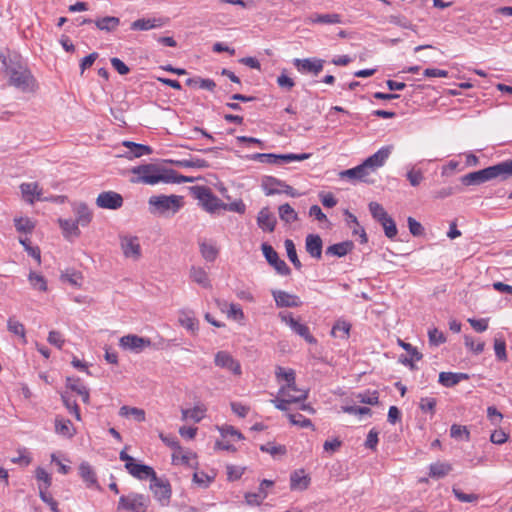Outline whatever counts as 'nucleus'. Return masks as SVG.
<instances>
[{"label":"nucleus","instance_id":"11","mask_svg":"<svg viewBox=\"0 0 512 512\" xmlns=\"http://www.w3.org/2000/svg\"><path fill=\"white\" fill-rule=\"evenodd\" d=\"M393 150V146L388 145L380 148L376 153L369 156L363 162L367 166L368 169L374 174L377 170L383 167L390 157Z\"/></svg>","mask_w":512,"mask_h":512},{"label":"nucleus","instance_id":"8","mask_svg":"<svg viewBox=\"0 0 512 512\" xmlns=\"http://www.w3.org/2000/svg\"><path fill=\"white\" fill-rule=\"evenodd\" d=\"M325 60L319 58L294 59L293 64L302 74H311L318 76L323 70Z\"/></svg>","mask_w":512,"mask_h":512},{"label":"nucleus","instance_id":"45","mask_svg":"<svg viewBox=\"0 0 512 512\" xmlns=\"http://www.w3.org/2000/svg\"><path fill=\"white\" fill-rule=\"evenodd\" d=\"M266 497L267 491L260 487L257 492L245 494V500L249 505H260Z\"/></svg>","mask_w":512,"mask_h":512},{"label":"nucleus","instance_id":"51","mask_svg":"<svg viewBox=\"0 0 512 512\" xmlns=\"http://www.w3.org/2000/svg\"><path fill=\"white\" fill-rule=\"evenodd\" d=\"M450 436L454 439L469 440L470 433L466 426L453 424L450 428Z\"/></svg>","mask_w":512,"mask_h":512},{"label":"nucleus","instance_id":"10","mask_svg":"<svg viewBox=\"0 0 512 512\" xmlns=\"http://www.w3.org/2000/svg\"><path fill=\"white\" fill-rule=\"evenodd\" d=\"M197 198L201 203L202 207L210 213H214L220 209H223L224 202H222L218 197H216L209 188L202 187L199 188V193Z\"/></svg>","mask_w":512,"mask_h":512},{"label":"nucleus","instance_id":"44","mask_svg":"<svg viewBox=\"0 0 512 512\" xmlns=\"http://www.w3.org/2000/svg\"><path fill=\"white\" fill-rule=\"evenodd\" d=\"M205 409L201 406H195L192 409L182 410V419L188 418L193 419L195 422H199L204 417Z\"/></svg>","mask_w":512,"mask_h":512},{"label":"nucleus","instance_id":"54","mask_svg":"<svg viewBox=\"0 0 512 512\" xmlns=\"http://www.w3.org/2000/svg\"><path fill=\"white\" fill-rule=\"evenodd\" d=\"M389 23L402 27L404 29H410L415 31V25H413L407 18L401 15H391L388 18Z\"/></svg>","mask_w":512,"mask_h":512},{"label":"nucleus","instance_id":"58","mask_svg":"<svg viewBox=\"0 0 512 512\" xmlns=\"http://www.w3.org/2000/svg\"><path fill=\"white\" fill-rule=\"evenodd\" d=\"M277 157H279V163L280 162H291V161H303V160H306L308 158H310V154L308 153H302V154H293V153H290V154H280V155H277Z\"/></svg>","mask_w":512,"mask_h":512},{"label":"nucleus","instance_id":"16","mask_svg":"<svg viewBox=\"0 0 512 512\" xmlns=\"http://www.w3.org/2000/svg\"><path fill=\"white\" fill-rule=\"evenodd\" d=\"M272 295L277 307L295 308L302 305V301L297 295L286 291L272 290Z\"/></svg>","mask_w":512,"mask_h":512},{"label":"nucleus","instance_id":"30","mask_svg":"<svg viewBox=\"0 0 512 512\" xmlns=\"http://www.w3.org/2000/svg\"><path fill=\"white\" fill-rule=\"evenodd\" d=\"M452 470V465L446 462L432 463L429 467V476L443 478Z\"/></svg>","mask_w":512,"mask_h":512},{"label":"nucleus","instance_id":"18","mask_svg":"<svg viewBox=\"0 0 512 512\" xmlns=\"http://www.w3.org/2000/svg\"><path fill=\"white\" fill-rule=\"evenodd\" d=\"M168 23V18H141L131 24L132 30L147 31L155 28L163 27Z\"/></svg>","mask_w":512,"mask_h":512},{"label":"nucleus","instance_id":"41","mask_svg":"<svg viewBox=\"0 0 512 512\" xmlns=\"http://www.w3.org/2000/svg\"><path fill=\"white\" fill-rule=\"evenodd\" d=\"M284 245H285L287 256H288L289 260L292 262L294 267L299 270L302 267V264H301L300 260L298 259L294 242L291 239H286L284 242Z\"/></svg>","mask_w":512,"mask_h":512},{"label":"nucleus","instance_id":"5","mask_svg":"<svg viewBox=\"0 0 512 512\" xmlns=\"http://www.w3.org/2000/svg\"><path fill=\"white\" fill-rule=\"evenodd\" d=\"M166 170L161 169L154 164H145L137 167H133L131 172L137 177L133 179V182L144 183L154 185L159 182H166Z\"/></svg>","mask_w":512,"mask_h":512},{"label":"nucleus","instance_id":"31","mask_svg":"<svg viewBox=\"0 0 512 512\" xmlns=\"http://www.w3.org/2000/svg\"><path fill=\"white\" fill-rule=\"evenodd\" d=\"M282 185H284V182L274 178V177H266L262 182V187L265 191L266 195H274V194H280Z\"/></svg>","mask_w":512,"mask_h":512},{"label":"nucleus","instance_id":"59","mask_svg":"<svg viewBox=\"0 0 512 512\" xmlns=\"http://www.w3.org/2000/svg\"><path fill=\"white\" fill-rule=\"evenodd\" d=\"M357 169H359V181L372 184L374 183V179L371 178V175L373 174L370 169L367 168V166L363 163L357 166Z\"/></svg>","mask_w":512,"mask_h":512},{"label":"nucleus","instance_id":"29","mask_svg":"<svg viewBox=\"0 0 512 512\" xmlns=\"http://www.w3.org/2000/svg\"><path fill=\"white\" fill-rule=\"evenodd\" d=\"M96 27L102 31L112 32L120 24V19L114 16H106L94 21Z\"/></svg>","mask_w":512,"mask_h":512},{"label":"nucleus","instance_id":"26","mask_svg":"<svg viewBox=\"0 0 512 512\" xmlns=\"http://www.w3.org/2000/svg\"><path fill=\"white\" fill-rule=\"evenodd\" d=\"M74 212L76 214L75 222L77 225L87 226L92 219V212L85 203H77L74 205Z\"/></svg>","mask_w":512,"mask_h":512},{"label":"nucleus","instance_id":"15","mask_svg":"<svg viewBox=\"0 0 512 512\" xmlns=\"http://www.w3.org/2000/svg\"><path fill=\"white\" fill-rule=\"evenodd\" d=\"M121 249L126 258L138 260L141 257V246L135 236L121 237Z\"/></svg>","mask_w":512,"mask_h":512},{"label":"nucleus","instance_id":"3","mask_svg":"<svg viewBox=\"0 0 512 512\" xmlns=\"http://www.w3.org/2000/svg\"><path fill=\"white\" fill-rule=\"evenodd\" d=\"M512 176V158L489 166L482 170L468 173L461 177V182L465 186L479 185L495 178L503 180Z\"/></svg>","mask_w":512,"mask_h":512},{"label":"nucleus","instance_id":"40","mask_svg":"<svg viewBox=\"0 0 512 512\" xmlns=\"http://www.w3.org/2000/svg\"><path fill=\"white\" fill-rule=\"evenodd\" d=\"M59 224L63 230L65 237H69V236L77 237L80 235L79 227L75 221L59 219Z\"/></svg>","mask_w":512,"mask_h":512},{"label":"nucleus","instance_id":"48","mask_svg":"<svg viewBox=\"0 0 512 512\" xmlns=\"http://www.w3.org/2000/svg\"><path fill=\"white\" fill-rule=\"evenodd\" d=\"M452 493L458 501L463 502V503H472V502L478 501V499H479V495L474 494V493H471V494L464 493L461 489H459L455 486L452 488Z\"/></svg>","mask_w":512,"mask_h":512},{"label":"nucleus","instance_id":"38","mask_svg":"<svg viewBox=\"0 0 512 512\" xmlns=\"http://www.w3.org/2000/svg\"><path fill=\"white\" fill-rule=\"evenodd\" d=\"M121 416H132L137 422L145 421V411L136 407L122 406L119 410Z\"/></svg>","mask_w":512,"mask_h":512},{"label":"nucleus","instance_id":"57","mask_svg":"<svg viewBox=\"0 0 512 512\" xmlns=\"http://www.w3.org/2000/svg\"><path fill=\"white\" fill-rule=\"evenodd\" d=\"M288 418L293 425L300 426L302 428L312 427L313 424L310 419L305 418L301 414H288Z\"/></svg>","mask_w":512,"mask_h":512},{"label":"nucleus","instance_id":"24","mask_svg":"<svg viewBox=\"0 0 512 512\" xmlns=\"http://www.w3.org/2000/svg\"><path fill=\"white\" fill-rule=\"evenodd\" d=\"M310 478L304 470H296L290 476V487L292 490H305L308 488Z\"/></svg>","mask_w":512,"mask_h":512},{"label":"nucleus","instance_id":"6","mask_svg":"<svg viewBox=\"0 0 512 512\" xmlns=\"http://www.w3.org/2000/svg\"><path fill=\"white\" fill-rule=\"evenodd\" d=\"M150 504L148 496L139 493H130L127 496H121L118 503V509H125L131 512H146Z\"/></svg>","mask_w":512,"mask_h":512},{"label":"nucleus","instance_id":"63","mask_svg":"<svg viewBox=\"0 0 512 512\" xmlns=\"http://www.w3.org/2000/svg\"><path fill=\"white\" fill-rule=\"evenodd\" d=\"M47 340L51 345H54L59 349L62 348V346L65 342L62 334L59 331H55V330H52L49 332Z\"/></svg>","mask_w":512,"mask_h":512},{"label":"nucleus","instance_id":"22","mask_svg":"<svg viewBox=\"0 0 512 512\" xmlns=\"http://www.w3.org/2000/svg\"><path fill=\"white\" fill-rule=\"evenodd\" d=\"M66 386L82 397L85 404L89 403V389L83 384L80 378L67 377Z\"/></svg>","mask_w":512,"mask_h":512},{"label":"nucleus","instance_id":"64","mask_svg":"<svg viewBox=\"0 0 512 512\" xmlns=\"http://www.w3.org/2000/svg\"><path fill=\"white\" fill-rule=\"evenodd\" d=\"M406 176L413 187L418 186L424 179L423 173L420 170L415 169L408 171Z\"/></svg>","mask_w":512,"mask_h":512},{"label":"nucleus","instance_id":"52","mask_svg":"<svg viewBox=\"0 0 512 512\" xmlns=\"http://www.w3.org/2000/svg\"><path fill=\"white\" fill-rule=\"evenodd\" d=\"M379 223L382 225L386 237L393 239L397 235L396 223L390 216Z\"/></svg>","mask_w":512,"mask_h":512},{"label":"nucleus","instance_id":"37","mask_svg":"<svg viewBox=\"0 0 512 512\" xmlns=\"http://www.w3.org/2000/svg\"><path fill=\"white\" fill-rule=\"evenodd\" d=\"M185 83L189 87H199L209 91H213L216 87V84L213 80L203 79L201 77L188 78Z\"/></svg>","mask_w":512,"mask_h":512},{"label":"nucleus","instance_id":"1","mask_svg":"<svg viewBox=\"0 0 512 512\" xmlns=\"http://www.w3.org/2000/svg\"><path fill=\"white\" fill-rule=\"evenodd\" d=\"M275 375L278 381L286 382L285 385L280 387L277 397L271 400L275 408L281 411H286L288 410V404L301 402L307 399L308 390L296 387L294 370H284L281 366H277Z\"/></svg>","mask_w":512,"mask_h":512},{"label":"nucleus","instance_id":"43","mask_svg":"<svg viewBox=\"0 0 512 512\" xmlns=\"http://www.w3.org/2000/svg\"><path fill=\"white\" fill-rule=\"evenodd\" d=\"M369 211L372 215V217L377 221L381 222L384 221V219L388 218L389 215L383 208V206L377 202H370L369 203Z\"/></svg>","mask_w":512,"mask_h":512},{"label":"nucleus","instance_id":"53","mask_svg":"<svg viewBox=\"0 0 512 512\" xmlns=\"http://www.w3.org/2000/svg\"><path fill=\"white\" fill-rule=\"evenodd\" d=\"M82 274L77 271H66L61 275V280L68 282L73 286H80L82 282Z\"/></svg>","mask_w":512,"mask_h":512},{"label":"nucleus","instance_id":"35","mask_svg":"<svg viewBox=\"0 0 512 512\" xmlns=\"http://www.w3.org/2000/svg\"><path fill=\"white\" fill-rule=\"evenodd\" d=\"M55 431L57 434L72 437L74 435V429L70 420H64L62 418H56L55 420Z\"/></svg>","mask_w":512,"mask_h":512},{"label":"nucleus","instance_id":"39","mask_svg":"<svg viewBox=\"0 0 512 512\" xmlns=\"http://www.w3.org/2000/svg\"><path fill=\"white\" fill-rule=\"evenodd\" d=\"M279 217L286 223H292L298 219L297 213L288 203H285L279 207Z\"/></svg>","mask_w":512,"mask_h":512},{"label":"nucleus","instance_id":"4","mask_svg":"<svg viewBox=\"0 0 512 512\" xmlns=\"http://www.w3.org/2000/svg\"><path fill=\"white\" fill-rule=\"evenodd\" d=\"M183 198L177 195H157L151 196L148 200L149 211L152 214L161 216L174 215L182 207Z\"/></svg>","mask_w":512,"mask_h":512},{"label":"nucleus","instance_id":"47","mask_svg":"<svg viewBox=\"0 0 512 512\" xmlns=\"http://www.w3.org/2000/svg\"><path fill=\"white\" fill-rule=\"evenodd\" d=\"M166 178L165 183H192L194 181L193 177L180 175L174 170H166Z\"/></svg>","mask_w":512,"mask_h":512},{"label":"nucleus","instance_id":"12","mask_svg":"<svg viewBox=\"0 0 512 512\" xmlns=\"http://www.w3.org/2000/svg\"><path fill=\"white\" fill-rule=\"evenodd\" d=\"M119 345L125 350L140 353L146 347L151 346V340L138 335L128 334L120 338Z\"/></svg>","mask_w":512,"mask_h":512},{"label":"nucleus","instance_id":"55","mask_svg":"<svg viewBox=\"0 0 512 512\" xmlns=\"http://www.w3.org/2000/svg\"><path fill=\"white\" fill-rule=\"evenodd\" d=\"M494 350H495V355L499 361L507 360L506 344L503 339L495 338Z\"/></svg>","mask_w":512,"mask_h":512},{"label":"nucleus","instance_id":"56","mask_svg":"<svg viewBox=\"0 0 512 512\" xmlns=\"http://www.w3.org/2000/svg\"><path fill=\"white\" fill-rule=\"evenodd\" d=\"M429 343L438 346L446 341L444 334L436 328L429 329L428 331Z\"/></svg>","mask_w":512,"mask_h":512},{"label":"nucleus","instance_id":"49","mask_svg":"<svg viewBox=\"0 0 512 512\" xmlns=\"http://www.w3.org/2000/svg\"><path fill=\"white\" fill-rule=\"evenodd\" d=\"M14 224L17 231L23 233H31L35 228L34 223L29 218H16L14 219Z\"/></svg>","mask_w":512,"mask_h":512},{"label":"nucleus","instance_id":"50","mask_svg":"<svg viewBox=\"0 0 512 512\" xmlns=\"http://www.w3.org/2000/svg\"><path fill=\"white\" fill-rule=\"evenodd\" d=\"M28 279L33 288L43 292L47 290V282L43 276L35 272H30Z\"/></svg>","mask_w":512,"mask_h":512},{"label":"nucleus","instance_id":"36","mask_svg":"<svg viewBox=\"0 0 512 512\" xmlns=\"http://www.w3.org/2000/svg\"><path fill=\"white\" fill-rule=\"evenodd\" d=\"M199 246L201 255L206 261L213 262L217 258L219 251L216 246L206 241H201Z\"/></svg>","mask_w":512,"mask_h":512},{"label":"nucleus","instance_id":"7","mask_svg":"<svg viewBox=\"0 0 512 512\" xmlns=\"http://www.w3.org/2000/svg\"><path fill=\"white\" fill-rule=\"evenodd\" d=\"M280 319L285 322L297 335L304 338L310 344H315L317 340L309 331V327L296 320L292 313L281 312L279 313Z\"/></svg>","mask_w":512,"mask_h":512},{"label":"nucleus","instance_id":"25","mask_svg":"<svg viewBox=\"0 0 512 512\" xmlns=\"http://www.w3.org/2000/svg\"><path fill=\"white\" fill-rule=\"evenodd\" d=\"M354 248V243L352 241H343L340 243H336L330 245L326 248V255L336 256V257H344Z\"/></svg>","mask_w":512,"mask_h":512},{"label":"nucleus","instance_id":"42","mask_svg":"<svg viewBox=\"0 0 512 512\" xmlns=\"http://www.w3.org/2000/svg\"><path fill=\"white\" fill-rule=\"evenodd\" d=\"M61 399L64 406L69 410V412L73 414L78 421H80L81 415L76 401L72 400V398L67 393H62Z\"/></svg>","mask_w":512,"mask_h":512},{"label":"nucleus","instance_id":"62","mask_svg":"<svg viewBox=\"0 0 512 512\" xmlns=\"http://www.w3.org/2000/svg\"><path fill=\"white\" fill-rule=\"evenodd\" d=\"M253 159L259 160L263 163H269V164H278L279 163V157H277V154L272 153H257L253 156Z\"/></svg>","mask_w":512,"mask_h":512},{"label":"nucleus","instance_id":"21","mask_svg":"<svg viewBox=\"0 0 512 512\" xmlns=\"http://www.w3.org/2000/svg\"><path fill=\"white\" fill-rule=\"evenodd\" d=\"M276 218L268 207L262 208L257 216V224L262 230L273 232L276 226Z\"/></svg>","mask_w":512,"mask_h":512},{"label":"nucleus","instance_id":"13","mask_svg":"<svg viewBox=\"0 0 512 512\" xmlns=\"http://www.w3.org/2000/svg\"><path fill=\"white\" fill-rule=\"evenodd\" d=\"M96 205L103 209L116 210L122 207V196L114 191H105L96 198Z\"/></svg>","mask_w":512,"mask_h":512},{"label":"nucleus","instance_id":"27","mask_svg":"<svg viewBox=\"0 0 512 512\" xmlns=\"http://www.w3.org/2000/svg\"><path fill=\"white\" fill-rule=\"evenodd\" d=\"M308 20L311 23L318 24H339L342 22L341 15L337 13H328V14H312L309 16Z\"/></svg>","mask_w":512,"mask_h":512},{"label":"nucleus","instance_id":"14","mask_svg":"<svg viewBox=\"0 0 512 512\" xmlns=\"http://www.w3.org/2000/svg\"><path fill=\"white\" fill-rule=\"evenodd\" d=\"M215 365L229 370L234 375H241L240 363L232 357V355L226 351H219L216 353L214 358Z\"/></svg>","mask_w":512,"mask_h":512},{"label":"nucleus","instance_id":"32","mask_svg":"<svg viewBox=\"0 0 512 512\" xmlns=\"http://www.w3.org/2000/svg\"><path fill=\"white\" fill-rule=\"evenodd\" d=\"M191 279L204 288L211 287L206 271L201 267H192L190 270Z\"/></svg>","mask_w":512,"mask_h":512},{"label":"nucleus","instance_id":"9","mask_svg":"<svg viewBox=\"0 0 512 512\" xmlns=\"http://www.w3.org/2000/svg\"><path fill=\"white\" fill-rule=\"evenodd\" d=\"M261 248L267 262L274 267L277 273L285 276L290 274V268L284 260L279 258L278 253L271 245L263 243Z\"/></svg>","mask_w":512,"mask_h":512},{"label":"nucleus","instance_id":"20","mask_svg":"<svg viewBox=\"0 0 512 512\" xmlns=\"http://www.w3.org/2000/svg\"><path fill=\"white\" fill-rule=\"evenodd\" d=\"M20 190L24 200L30 204H33L36 199L41 200L42 189L36 182L22 183L20 185Z\"/></svg>","mask_w":512,"mask_h":512},{"label":"nucleus","instance_id":"46","mask_svg":"<svg viewBox=\"0 0 512 512\" xmlns=\"http://www.w3.org/2000/svg\"><path fill=\"white\" fill-rule=\"evenodd\" d=\"M349 331H350V324H348L345 321H338L333 326L331 334L334 337H339V338L345 339L348 337Z\"/></svg>","mask_w":512,"mask_h":512},{"label":"nucleus","instance_id":"2","mask_svg":"<svg viewBox=\"0 0 512 512\" xmlns=\"http://www.w3.org/2000/svg\"><path fill=\"white\" fill-rule=\"evenodd\" d=\"M5 74L9 84L18 90L27 93L33 92L36 88V81L31 72L18 55L9 56L3 59Z\"/></svg>","mask_w":512,"mask_h":512},{"label":"nucleus","instance_id":"19","mask_svg":"<svg viewBox=\"0 0 512 512\" xmlns=\"http://www.w3.org/2000/svg\"><path fill=\"white\" fill-rule=\"evenodd\" d=\"M305 248L307 253L315 259H321L323 242L319 235L308 234L305 240Z\"/></svg>","mask_w":512,"mask_h":512},{"label":"nucleus","instance_id":"61","mask_svg":"<svg viewBox=\"0 0 512 512\" xmlns=\"http://www.w3.org/2000/svg\"><path fill=\"white\" fill-rule=\"evenodd\" d=\"M408 228L413 236H421L424 233L422 224L416 221L413 217H408Z\"/></svg>","mask_w":512,"mask_h":512},{"label":"nucleus","instance_id":"60","mask_svg":"<svg viewBox=\"0 0 512 512\" xmlns=\"http://www.w3.org/2000/svg\"><path fill=\"white\" fill-rule=\"evenodd\" d=\"M357 398L361 403L369 404V405H376L378 404V392H367V393H360L358 394Z\"/></svg>","mask_w":512,"mask_h":512},{"label":"nucleus","instance_id":"23","mask_svg":"<svg viewBox=\"0 0 512 512\" xmlns=\"http://www.w3.org/2000/svg\"><path fill=\"white\" fill-rule=\"evenodd\" d=\"M466 373L441 372L439 374V383L445 387H453L462 380H468Z\"/></svg>","mask_w":512,"mask_h":512},{"label":"nucleus","instance_id":"33","mask_svg":"<svg viewBox=\"0 0 512 512\" xmlns=\"http://www.w3.org/2000/svg\"><path fill=\"white\" fill-rule=\"evenodd\" d=\"M7 329L12 334L19 336L23 344L27 343L26 330L24 325L18 320L10 317L7 321Z\"/></svg>","mask_w":512,"mask_h":512},{"label":"nucleus","instance_id":"17","mask_svg":"<svg viewBox=\"0 0 512 512\" xmlns=\"http://www.w3.org/2000/svg\"><path fill=\"white\" fill-rule=\"evenodd\" d=\"M150 490L153 492L154 497L163 504V501H168L171 497L170 484L161 478L157 477L156 481L150 483Z\"/></svg>","mask_w":512,"mask_h":512},{"label":"nucleus","instance_id":"28","mask_svg":"<svg viewBox=\"0 0 512 512\" xmlns=\"http://www.w3.org/2000/svg\"><path fill=\"white\" fill-rule=\"evenodd\" d=\"M79 474L88 487L97 486L96 474L87 462L80 464Z\"/></svg>","mask_w":512,"mask_h":512},{"label":"nucleus","instance_id":"34","mask_svg":"<svg viewBox=\"0 0 512 512\" xmlns=\"http://www.w3.org/2000/svg\"><path fill=\"white\" fill-rule=\"evenodd\" d=\"M169 162L174 164V165H177V166H180V167H185V168H199V169H203V168L209 167L208 162L206 160L200 159V158L183 159V160H177V161L170 160Z\"/></svg>","mask_w":512,"mask_h":512}]
</instances>
